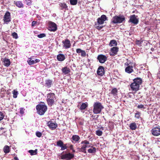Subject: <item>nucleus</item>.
Returning <instances> with one entry per match:
<instances>
[{
	"label": "nucleus",
	"mask_w": 160,
	"mask_h": 160,
	"mask_svg": "<svg viewBox=\"0 0 160 160\" xmlns=\"http://www.w3.org/2000/svg\"><path fill=\"white\" fill-rule=\"evenodd\" d=\"M133 82L132 83L130 87L132 91H136L139 89V86L142 83V80L140 78H137L133 80Z\"/></svg>",
	"instance_id": "obj_1"
},
{
	"label": "nucleus",
	"mask_w": 160,
	"mask_h": 160,
	"mask_svg": "<svg viewBox=\"0 0 160 160\" xmlns=\"http://www.w3.org/2000/svg\"><path fill=\"white\" fill-rule=\"evenodd\" d=\"M93 112L95 114L100 113L102 109L104 108L102 104L98 102H95L93 105Z\"/></svg>",
	"instance_id": "obj_2"
},
{
	"label": "nucleus",
	"mask_w": 160,
	"mask_h": 160,
	"mask_svg": "<svg viewBox=\"0 0 160 160\" xmlns=\"http://www.w3.org/2000/svg\"><path fill=\"white\" fill-rule=\"evenodd\" d=\"M55 94L53 93H50L47 95V101L49 106H52L56 100Z\"/></svg>",
	"instance_id": "obj_3"
},
{
	"label": "nucleus",
	"mask_w": 160,
	"mask_h": 160,
	"mask_svg": "<svg viewBox=\"0 0 160 160\" xmlns=\"http://www.w3.org/2000/svg\"><path fill=\"white\" fill-rule=\"evenodd\" d=\"M36 108L38 113L41 115H43L47 109V106L44 104H38Z\"/></svg>",
	"instance_id": "obj_4"
},
{
	"label": "nucleus",
	"mask_w": 160,
	"mask_h": 160,
	"mask_svg": "<svg viewBox=\"0 0 160 160\" xmlns=\"http://www.w3.org/2000/svg\"><path fill=\"white\" fill-rule=\"evenodd\" d=\"M125 19V18L123 16H116L112 18V21L113 23H118L122 22Z\"/></svg>",
	"instance_id": "obj_5"
},
{
	"label": "nucleus",
	"mask_w": 160,
	"mask_h": 160,
	"mask_svg": "<svg viewBox=\"0 0 160 160\" xmlns=\"http://www.w3.org/2000/svg\"><path fill=\"white\" fill-rule=\"evenodd\" d=\"M3 20L4 23L7 24L11 22V14L10 12L8 11H7L5 13L3 17Z\"/></svg>",
	"instance_id": "obj_6"
},
{
	"label": "nucleus",
	"mask_w": 160,
	"mask_h": 160,
	"mask_svg": "<svg viewBox=\"0 0 160 160\" xmlns=\"http://www.w3.org/2000/svg\"><path fill=\"white\" fill-rule=\"evenodd\" d=\"M152 134L155 136H158L160 135V127L156 126L154 127L151 131Z\"/></svg>",
	"instance_id": "obj_7"
},
{
	"label": "nucleus",
	"mask_w": 160,
	"mask_h": 160,
	"mask_svg": "<svg viewBox=\"0 0 160 160\" xmlns=\"http://www.w3.org/2000/svg\"><path fill=\"white\" fill-rule=\"evenodd\" d=\"M57 29V26L56 24L54 22H50L49 23V26L48 30L52 32H55Z\"/></svg>",
	"instance_id": "obj_8"
},
{
	"label": "nucleus",
	"mask_w": 160,
	"mask_h": 160,
	"mask_svg": "<svg viewBox=\"0 0 160 160\" xmlns=\"http://www.w3.org/2000/svg\"><path fill=\"white\" fill-rule=\"evenodd\" d=\"M137 16L133 14L131 15L129 21L135 24H137L138 22V19L137 18Z\"/></svg>",
	"instance_id": "obj_9"
},
{
	"label": "nucleus",
	"mask_w": 160,
	"mask_h": 160,
	"mask_svg": "<svg viewBox=\"0 0 160 160\" xmlns=\"http://www.w3.org/2000/svg\"><path fill=\"white\" fill-rule=\"evenodd\" d=\"M97 59L100 63H104L107 60V57L102 54H100L98 56Z\"/></svg>",
	"instance_id": "obj_10"
},
{
	"label": "nucleus",
	"mask_w": 160,
	"mask_h": 160,
	"mask_svg": "<svg viewBox=\"0 0 160 160\" xmlns=\"http://www.w3.org/2000/svg\"><path fill=\"white\" fill-rule=\"evenodd\" d=\"M74 157L73 154L71 153H66L62 155L61 156V158L62 159H66L68 160H70Z\"/></svg>",
	"instance_id": "obj_11"
},
{
	"label": "nucleus",
	"mask_w": 160,
	"mask_h": 160,
	"mask_svg": "<svg viewBox=\"0 0 160 160\" xmlns=\"http://www.w3.org/2000/svg\"><path fill=\"white\" fill-rule=\"evenodd\" d=\"M107 20V17L104 15H102L100 18L98 19V23L99 24H102L104 22Z\"/></svg>",
	"instance_id": "obj_12"
},
{
	"label": "nucleus",
	"mask_w": 160,
	"mask_h": 160,
	"mask_svg": "<svg viewBox=\"0 0 160 160\" xmlns=\"http://www.w3.org/2000/svg\"><path fill=\"white\" fill-rule=\"evenodd\" d=\"M118 51V48L117 47H114L111 49L110 55L111 56H113L116 55Z\"/></svg>",
	"instance_id": "obj_13"
},
{
	"label": "nucleus",
	"mask_w": 160,
	"mask_h": 160,
	"mask_svg": "<svg viewBox=\"0 0 160 160\" xmlns=\"http://www.w3.org/2000/svg\"><path fill=\"white\" fill-rule=\"evenodd\" d=\"M62 43L63 44V47L66 49L70 48L71 46L70 41L68 39H66L65 40L63 41Z\"/></svg>",
	"instance_id": "obj_14"
},
{
	"label": "nucleus",
	"mask_w": 160,
	"mask_h": 160,
	"mask_svg": "<svg viewBox=\"0 0 160 160\" xmlns=\"http://www.w3.org/2000/svg\"><path fill=\"white\" fill-rule=\"evenodd\" d=\"M71 139L72 143H78L79 142L80 137L78 135H75L72 136Z\"/></svg>",
	"instance_id": "obj_15"
},
{
	"label": "nucleus",
	"mask_w": 160,
	"mask_h": 160,
	"mask_svg": "<svg viewBox=\"0 0 160 160\" xmlns=\"http://www.w3.org/2000/svg\"><path fill=\"white\" fill-rule=\"evenodd\" d=\"M97 73L99 76H103L104 73V70L102 66H101L99 67L97 71Z\"/></svg>",
	"instance_id": "obj_16"
},
{
	"label": "nucleus",
	"mask_w": 160,
	"mask_h": 160,
	"mask_svg": "<svg viewBox=\"0 0 160 160\" xmlns=\"http://www.w3.org/2000/svg\"><path fill=\"white\" fill-rule=\"evenodd\" d=\"M48 124L49 128L52 130L55 129L57 127V124L54 123L52 122L49 121Z\"/></svg>",
	"instance_id": "obj_17"
},
{
	"label": "nucleus",
	"mask_w": 160,
	"mask_h": 160,
	"mask_svg": "<svg viewBox=\"0 0 160 160\" xmlns=\"http://www.w3.org/2000/svg\"><path fill=\"white\" fill-rule=\"evenodd\" d=\"M125 72L128 73H130L133 71V66L130 65H128L125 69Z\"/></svg>",
	"instance_id": "obj_18"
},
{
	"label": "nucleus",
	"mask_w": 160,
	"mask_h": 160,
	"mask_svg": "<svg viewBox=\"0 0 160 160\" xmlns=\"http://www.w3.org/2000/svg\"><path fill=\"white\" fill-rule=\"evenodd\" d=\"M62 72L65 75L68 74L70 72V69L67 67L63 68L62 69Z\"/></svg>",
	"instance_id": "obj_19"
},
{
	"label": "nucleus",
	"mask_w": 160,
	"mask_h": 160,
	"mask_svg": "<svg viewBox=\"0 0 160 160\" xmlns=\"http://www.w3.org/2000/svg\"><path fill=\"white\" fill-rule=\"evenodd\" d=\"M65 58V55L63 54H60L57 56V59L58 61H63Z\"/></svg>",
	"instance_id": "obj_20"
},
{
	"label": "nucleus",
	"mask_w": 160,
	"mask_h": 160,
	"mask_svg": "<svg viewBox=\"0 0 160 160\" xmlns=\"http://www.w3.org/2000/svg\"><path fill=\"white\" fill-rule=\"evenodd\" d=\"M52 84V81L51 80H47L45 81V86L48 88L51 87Z\"/></svg>",
	"instance_id": "obj_21"
},
{
	"label": "nucleus",
	"mask_w": 160,
	"mask_h": 160,
	"mask_svg": "<svg viewBox=\"0 0 160 160\" xmlns=\"http://www.w3.org/2000/svg\"><path fill=\"white\" fill-rule=\"evenodd\" d=\"M4 65L6 67H8L10 64V62L9 60L6 58H5L3 60Z\"/></svg>",
	"instance_id": "obj_22"
},
{
	"label": "nucleus",
	"mask_w": 160,
	"mask_h": 160,
	"mask_svg": "<svg viewBox=\"0 0 160 160\" xmlns=\"http://www.w3.org/2000/svg\"><path fill=\"white\" fill-rule=\"evenodd\" d=\"M88 152V153H95L96 152V148L94 147H91V148L89 149Z\"/></svg>",
	"instance_id": "obj_23"
},
{
	"label": "nucleus",
	"mask_w": 160,
	"mask_h": 160,
	"mask_svg": "<svg viewBox=\"0 0 160 160\" xmlns=\"http://www.w3.org/2000/svg\"><path fill=\"white\" fill-rule=\"evenodd\" d=\"M88 106V104L87 103H83L81 105L79 109L81 110H84Z\"/></svg>",
	"instance_id": "obj_24"
},
{
	"label": "nucleus",
	"mask_w": 160,
	"mask_h": 160,
	"mask_svg": "<svg viewBox=\"0 0 160 160\" xmlns=\"http://www.w3.org/2000/svg\"><path fill=\"white\" fill-rule=\"evenodd\" d=\"M129 127L130 129L132 130H135L136 129L137 126L135 123L133 122L132 123L130 124Z\"/></svg>",
	"instance_id": "obj_25"
},
{
	"label": "nucleus",
	"mask_w": 160,
	"mask_h": 160,
	"mask_svg": "<svg viewBox=\"0 0 160 160\" xmlns=\"http://www.w3.org/2000/svg\"><path fill=\"white\" fill-rule=\"evenodd\" d=\"M90 146H88L87 145H83L80 149V151L81 152H83L85 153H87L86 151V149L87 147H89Z\"/></svg>",
	"instance_id": "obj_26"
},
{
	"label": "nucleus",
	"mask_w": 160,
	"mask_h": 160,
	"mask_svg": "<svg viewBox=\"0 0 160 160\" xmlns=\"http://www.w3.org/2000/svg\"><path fill=\"white\" fill-rule=\"evenodd\" d=\"M14 4L18 8H21L23 7V4L21 1L14 2Z\"/></svg>",
	"instance_id": "obj_27"
},
{
	"label": "nucleus",
	"mask_w": 160,
	"mask_h": 160,
	"mask_svg": "<svg viewBox=\"0 0 160 160\" xmlns=\"http://www.w3.org/2000/svg\"><path fill=\"white\" fill-rule=\"evenodd\" d=\"M117 45V42L115 40H111L109 44V45L110 47L116 46Z\"/></svg>",
	"instance_id": "obj_28"
},
{
	"label": "nucleus",
	"mask_w": 160,
	"mask_h": 160,
	"mask_svg": "<svg viewBox=\"0 0 160 160\" xmlns=\"http://www.w3.org/2000/svg\"><path fill=\"white\" fill-rule=\"evenodd\" d=\"M3 151L4 153H7L10 152V148L8 146H5L3 148Z\"/></svg>",
	"instance_id": "obj_29"
},
{
	"label": "nucleus",
	"mask_w": 160,
	"mask_h": 160,
	"mask_svg": "<svg viewBox=\"0 0 160 160\" xmlns=\"http://www.w3.org/2000/svg\"><path fill=\"white\" fill-rule=\"evenodd\" d=\"M60 6L61 7V9H65L67 10L68 8V6L65 3H61L60 4Z\"/></svg>",
	"instance_id": "obj_30"
},
{
	"label": "nucleus",
	"mask_w": 160,
	"mask_h": 160,
	"mask_svg": "<svg viewBox=\"0 0 160 160\" xmlns=\"http://www.w3.org/2000/svg\"><path fill=\"white\" fill-rule=\"evenodd\" d=\"M117 90L116 88L113 89L111 92V93L113 95L114 97H116L117 95Z\"/></svg>",
	"instance_id": "obj_31"
},
{
	"label": "nucleus",
	"mask_w": 160,
	"mask_h": 160,
	"mask_svg": "<svg viewBox=\"0 0 160 160\" xmlns=\"http://www.w3.org/2000/svg\"><path fill=\"white\" fill-rule=\"evenodd\" d=\"M28 64L30 65H31L35 64V61L34 60H32L31 58H30L29 60L27 61Z\"/></svg>",
	"instance_id": "obj_32"
},
{
	"label": "nucleus",
	"mask_w": 160,
	"mask_h": 160,
	"mask_svg": "<svg viewBox=\"0 0 160 160\" xmlns=\"http://www.w3.org/2000/svg\"><path fill=\"white\" fill-rule=\"evenodd\" d=\"M70 2L72 5H76L78 2V0H70Z\"/></svg>",
	"instance_id": "obj_33"
},
{
	"label": "nucleus",
	"mask_w": 160,
	"mask_h": 160,
	"mask_svg": "<svg viewBox=\"0 0 160 160\" xmlns=\"http://www.w3.org/2000/svg\"><path fill=\"white\" fill-rule=\"evenodd\" d=\"M37 149H36L35 150H29L28 151L30 153L31 155H34L37 154Z\"/></svg>",
	"instance_id": "obj_34"
},
{
	"label": "nucleus",
	"mask_w": 160,
	"mask_h": 160,
	"mask_svg": "<svg viewBox=\"0 0 160 160\" xmlns=\"http://www.w3.org/2000/svg\"><path fill=\"white\" fill-rule=\"evenodd\" d=\"M57 146L61 147L62 145H63V143L61 140H59L57 142Z\"/></svg>",
	"instance_id": "obj_35"
},
{
	"label": "nucleus",
	"mask_w": 160,
	"mask_h": 160,
	"mask_svg": "<svg viewBox=\"0 0 160 160\" xmlns=\"http://www.w3.org/2000/svg\"><path fill=\"white\" fill-rule=\"evenodd\" d=\"M13 97L16 98L17 97V95L18 94V92L14 90L13 91Z\"/></svg>",
	"instance_id": "obj_36"
},
{
	"label": "nucleus",
	"mask_w": 160,
	"mask_h": 160,
	"mask_svg": "<svg viewBox=\"0 0 160 160\" xmlns=\"http://www.w3.org/2000/svg\"><path fill=\"white\" fill-rule=\"evenodd\" d=\"M96 134L97 135L100 136L102 135V132L100 130H98L96 131Z\"/></svg>",
	"instance_id": "obj_37"
},
{
	"label": "nucleus",
	"mask_w": 160,
	"mask_h": 160,
	"mask_svg": "<svg viewBox=\"0 0 160 160\" xmlns=\"http://www.w3.org/2000/svg\"><path fill=\"white\" fill-rule=\"evenodd\" d=\"M140 113L139 112H137L135 114V117L138 119L140 117Z\"/></svg>",
	"instance_id": "obj_38"
},
{
	"label": "nucleus",
	"mask_w": 160,
	"mask_h": 160,
	"mask_svg": "<svg viewBox=\"0 0 160 160\" xmlns=\"http://www.w3.org/2000/svg\"><path fill=\"white\" fill-rule=\"evenodd\" d=\"M39 38H42L46 36V35L44 33H42L38 35L37 36Z\"/></svg>",
	"instance_id": "obj_39"
},
{
	"label": "nucleus",
	"mask_w": 160,
	"mask_h": 160,
	"mask_svg": "<svg viewBox=\"0 0 160 160\" xmlns=\"http://www.w3.org/2000/svg\"><path fill=\"white\" fill-rule=\"evenodd\" d=\"M12 35L13 36V38H15V39H17L18 38V34L17 33L15 32H14L12 34Z\"/></svg>",
	"instance_id": "obj_40"
},
{
	"label": "nucleus",
	"mask_w": 160,
	"mask_h": 160,
	"mask_svg": "<svg viewBox=\"0 0 160 160\" xmlns=\"http://www.w3.org/2000/svg\"><path fill=\"white\" fill-rule=\"evenodd\" d=\"M89 143V142L87 140H84L82 141L81 143V144H84L85 145H87Z\"/></svg>",
	"instance_id": "obj_41"
},
{
	"label": "nucleus",
	"mask_w": 160,
	"mask_h": 160,
	"mask_svg": "<svg viewBox=\"0 0 160 160\" xmlns=\"http://www.w3.org/2000/svg\"><path fill=\"white\" fill-rule=\"evenodd\" d=\"M25 109L23 108H20V113L22 115L24 112Z\"/></svg>",
	"instance_id": "obj_42"
},
{
	"label": "nucleus",
	"mask_w": 160,
	"mask_h": 160,
	"mask_svg": "<svg viewBox=\"0 0 160 160\" xmlns=\"http://www.w3.org/2000/svg\"><path fill=\"white\" fill-rule=\"evenodd\" d=\"M61 150H64L65 149H66L67 148V147L66 144H65L63 145H62V146L61 147Z\"/></svg>",
	"instance_id": "obj_43"
},
{
	"label": "nucleus",
	"mask_w": 160,
	"mask_h": 160,
	"mask_svg": "<svg viewBox=\"0 0 160 160\" xmlns=\"http://www.w3.org/2000/svg\"><path fill=\"white\" fill-rule=\"evenodd\" d=\"M4 115L2 112H0V121L2 120L4 118Z\"/></svg>",
	"instance_id": "obj_44"
},
{
	"label": "nucleus",
	"mask_w": 160,
	"mask_h": 160,
	"mask_svg": "<svg viewBox=\"0 0 160 160\" xmlns=\"http://www.w3.org/2000/svg\"><path fill=\"white\" fill-rule=\"evenodd\" d=\"M36 135L38 137L40 138L42 136V133L39 132H37L36 133Z\"/></svg>",
	"instance_id": "obj_45"
},
{
	"label": "nucleus",
	"mask_w": 160,
	"mask_h": 160,
	"mask_svg": "<svg viewBox=\"0 0 160 160\" xmlns=\"http://www.w3.org/2000/svg\"><path fill=\"white\" fill-rule=\"evenodd\" d=\"M81 56L82 57H85L86 56V53L85 51L82 50L81 53Z\"/></svg>",
	"instance_id": "obj_46"
},
{
	"label": "nucleus",
	"mask_w": 160,
	"mask_h": 160,
	"mask_svg": "<svg viewBox=\"0 0 160 160\" xmlns=\"http://www.w3.org/2000/svg\"><path fill=\"white\" fill-rule=\"evenodd\" d=\"M137 107L138 108H144V106L143 105L141 104L139 105H138L137 106Z\"/></svg>",
	"instance_id": "obj_47"
},
{
	"label": "nucleus",
	"mask_w": 160,
	"mask_h": 160,
	"mask_svg": "<svg viewBox=\"0 0 160 160\" xmlns=\"http://www.w3.org/2000/svg\"><path fill=\"white\" fill-rule=\"evenodd\" d=\"M82 50L81 49L78 48L76 49V52L78 53H81L82 51Z\"/></svg>",
	"instance_id": "obj_48"
},
{
	"label": "nucleus",
	"mask_w": 160,
	"mask_h": 160,
	"mask_svg": "<svg viewBox=\"0 0 160 160\" xmlns=\"http://www.w3.org/2000/svg\"><path fill=\"white\" fill-rule=\"evenodd\" d=\"M25 2L28 5H30L31 4V2L30 0H25Z\"/></svg>",
	"instance_id": "obj_49"
},
{
	"label": "nucleus",
	"mask_w": 160,
	"mask_h": 160,
	"mask_svg": "<svg viewBox=\"0 0 160 160\" xmlns=\"http://www.w3.org/2000/svg\"><path fill=\"white\" fill-rule=\"evenodd\" d=\"M36 22L34 21H33L32 22V26L33 27L36 24Z\"/></svg>",
	"instance_id": "obj_50"
},
{
	"label": "nucleus",
	"mask_w": 160,
	"mask_h": 160,
	"mask_svg": "<svg viewBox=\"0 0 160 160\" xmlns=\"http://www.w3.org/2000/svg\"><path fill=\"white\" fill-rule=\"evenodd\" d=\"M40 61V60L39 59H36V60H34L35 64L39 62Z\"/></svg>",
	"instance_id": "obj_51"
},
{
	"label": "nucleus",
	"mask_w": 160,
	"mask_h": 160,
	"mask_svg": "<svg viewBox=\"0 0 160 160\" xmlns=\"http://www.w3.org/2000/svg\"><path fill=\"white\" fill-rule=\"evenodd\" d=\"M102 28V27H99V26H98L97 27V28L98 29H101V28Z\"/></svg>",
	"instance_id": "obj_52"
},
{
	"label": "nucleus",
	"mask_w": 160,
	"mask_h": 160,
	"mask_svg": "<svg viewBox=\"0 0 160 160\" xmlns=\"http://www.w3.org/2000/svg\"><path fill=\"white\" fill-rule=\"evenodd\" d=\"M100 129L101 130H105V128H104L103 127H101V128H100Z\"/></svg>",
	"instance_id": "obj_53"
},
{
	"label": "nucleus",
	"mask_w": 160,
	"mask_h": 160,
	"mask_svg": "<svg viewBox=\"0 0 160 160\" xmlns=\"http://www.w3.org/2000/svg\"><path fill=\"white\" fill-rule=\"evenodd\" d=\"M14 159L15 160H19L18 158L17 157H15L14 158Z\"/></svg>",
	"instance_id": "obj_54"
},
{
	"label": "nucleus",
	"mask_w": 160,
	"mask_h": 160,
	"mask_svg": "<svg viewBox=\"0 0 160 160\" xmlns=\"http://www.w3.org/2000/svg\"><path fill=\"white\" fill-rule=\"evenodd\" d=\"M140 41H137V44H139L140 43Z\"/></svg>",
	"instance_id": "obj_55"
},
{
	"label": "nucleus",
	"mask_w": 160,
	"mask_h": 160,
	"mask_svg": "<svg viewBox=\"0 0 160 160\" xmlns=\"http://www.w3.org/2000/svg\"><path fill=\"white\" fill-rule=\"evenodd\" d=\"M72 148H73V145H71L70 146V149H72Z\"/></svg>",
	"instance_id": "obj_56"
},
{
	"label": "nucleus",
	"mask_w": 160,
	"mask_h": 160,
	"mask_svg": "<svg viewBox=\"0 0 160 160\" xmlns=\"http://www.w3.org/2000/svg\"><path fill=\"white\" fill-rule=\"evenodd\" d=\"M154 49L153 48H151V50L152 51H153V50H154Z\"/></svg>",
	"instance_id": "obj_57"
},
{
	"label": "nucleus",
	"mask_w": 160,
	"mask_h": 160,
	"mask_svg": "<svg viewBox=\"0 0 160 160\" xmlns=\"http://www.w3.org/2000/svg\"><path fill=\"white\" fill-rule=\"evenodd\" d=\"M2 129H3V128H0V130H2Z\"/></svg>",
	"instance_id": "obj_58"
},
{
	"label": "nucleus",
	"mask_w": 160,
	"mask_h": 160,
	"mask_svg": "<svg viewBox=\"0 0 160 160\" xmlns=\"http://www.w3.org/2000/svg\"><path fill=\"white\" fill-rule=\"evenodd\" d=\"M159 79H160V77L159 78Z\"/></svg>",
	"instance_id": "obj_59"
},
{
	"label": "nucleus",
	"mask_w": 160,
	"mask_h": 160,
	"mask_svg": "<svg viewBox=\"0 0 160 160\" xmlns=\"http://www.w3.org/2000/svg\"><path fill=\"white\" fill-rule=\"evenodd\" d=\"M159 72L160 73V71H159Z\"/></svg>",
	"instance_id": "obj_60"
}]
</instances>
